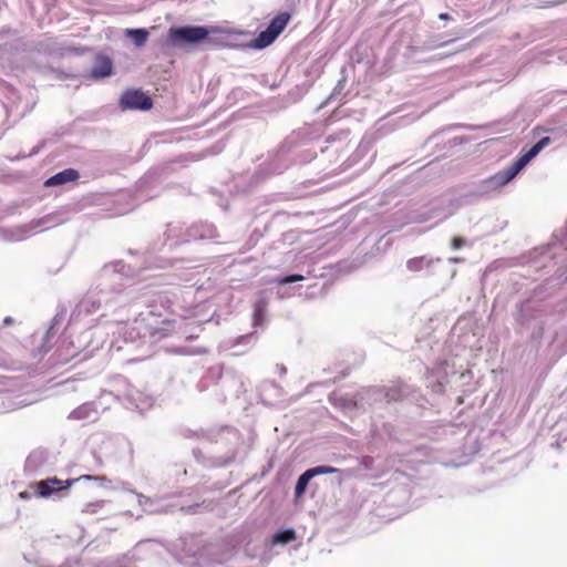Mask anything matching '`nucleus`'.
Segmentation results:
<instances>
[{
	"instance_id": "obj_1",
	"label": "nucleus",
	"mask_w": 567,
	"mask_h": 567,
	"mask_svg": "<svg viewBox=\"0 0 567 567\" xmlns=\"http://www.w3.org/2000/svg\"><path fill=\"white\" fill-rule=\"evenodd\" d=\"M144 336L150 337L154 341L163 340L172 336L176 330V320L173 317L163 315L156 306L141 318Z\"/></svg>"
},
{
	"instance_id": "obj_2",
	"label": "nucleus",
	"mask_w": 567,
	"mask_h": 567,
	"mask_svg": "<svg viewBox=\"0 0 567 567\" xmlns=\"http://www.w3.org/2000/svg\"><path fill=\"white\" fill-rule=\"evenodd\" d=\"M550 144V138L548 136L543 137L538 141L533 147H530L527 152L523 153L518 158L505 169L498 172L495 176H493V181L499 186L506 185L515 176L534 158L539 152Z\"/></svg>"
},
{
	"instance_id": "obj_3",
	"label": "nucleus",
	"mask_w": 567,
	"mask_h": 567,
	"mask_svg": "<svg viewBox=\"0 0 567 567\" xmlns=\"http://www.w3.org/2000/svg\"><path fill=\"white\" fill-rule=\"evenodd\" d=\"M208 34L209 30L199 25L171 28L167 33V41L172 47H182L186 43L195 44L205 39L215 43L213 39L208 38Z\"/></svg>"
},
{
	"instance_id": "obj_4",
	"label": "nucleus",
	"mask_w": 567,
	"mask_h": 567,
	"mask_svg": "<svg viewBox=\"0 0 567 567\" xmlns=\"http://www.w3.org/2000/svg\"><path fill=\"white\" fill-rule=\"evenodd\" d=\"M75 481L76 480L62 481L58 477H49L31 484L30 487L34 489L35 496L47 498L60 491L69 489Z\"/></svg>"
},
{
	"instance_id": "obj_5",
	"label": "nucleus",
	"mask_w": 567,
	"mask_h": 567,
	"mask_svg": "<svg viewBox=\"0 0 567 567\" xmlns=\"http://www.w3.org/2000/svg\"><path fill=\"white\" fill-rule=\"evenodd\" d=\"M122 110L148 111L153 107L152 99L141 90H127L120 99Z\"/></svg>"
},
{
	"instance_id": "obj_6",
	"label": "nucleus",
	"mask_w": 567,
	"mask_h": 567,
	"mask_svg": "<svg viewBox=\"0 0 567 567\" xmlns=\"http://www.w3.org/2000/svg\"><path fill=\"white\" fill-rule=\"evenodd\" d=\"M80 178V174L74 168H66L62 172L56 173L44 182V186L53 187L63 185L66 183L76 182Z\"/></svg>"
},
{
	"instance_id": "obj_7",
	"label": "nucleus",
	"mask_w": 567,
	"mask_h": 567,
	"mask_svg": "<svg viewBox=\"0 0 567 567\" xmlns=\"http://www.w3.org/2000/svg\"><path fill=\"white\" fill-rule=\"evenodd\" d=\"M113 72V63L109 56L97 55L91 74L95 79L110 76Z\"/></svg>"
},
{
	"instance_id": "obj_8",
	"label": "nucleus",
	"mask_w": 567,
	"mask_h": 567,
	"mask_svg": "<svg viewBox=\"0 0 567 567\" xmlns=\"http://www.w3.org/2000/svg\"><path fill=\"white\" fill-rule=\"evenodd\" d=\"M290 20V14L287 12H282L277 14L269 23L267 30L271 32V34L277 37L285 30L288 22Z\"/></svg>"
},
{
	"instance_id": "obj_9",
	"label": "nucleus",
	"mask_w": 567,
	"mask_h": 567,
	"mask_svg": "<svg viewBox=\"0 0 567 567\" xmlns=\"http://www.w3.org/2000/svg\"><path fill=\"white\" fill-rule=\"evenodd\" d=\"M126 34L137 47H143L148 39V31L146 29H127Z\"/></svg>"
},
{
	"instance_id": "obj_10",
	"label": "nucleus",
	"mask_w": 567,
	"mask_h": 567,
	"mask_svg": "<svg viewBox=\"0 0 567 567\" xmlns=\"http://www.w3.org/2000/svg\"><path fill=\"white\" fill-rule=\"evenodd\" d=\"M275 40V35L266 29L265 31H261L259 35L254 40L252 47L256 49H264L270 45Z\"/></svg>"
},
{
	"instance_id": "obj_11",
	"label": "nucleus",
	"mask_w": 567,
	"mask_h": 567,
	"mask_svg": "<svg viewBox=\"0 0 567 567\" xmlns=\"http://www.w3.org/2000/svg\"><path fill=\"white\" fill-rule=\"evenodd\" d=\"M93 412L94 410L90 404H82L70 413L69 419L84 420L90 417Z\"/></svg>"
},
{
	"instance_id": "obj_12",
	"label": "nucleus",
	"mask_w": 567,
	"mask_h": 567,
	"mask_svg": "<svg viewBox=\"0 0 567 567\" xmlns=\"http://www.w3.org/2000/svg\"><path fill=\"white\" fill-rule=\"evenodd\" d=\"M312 477L313 476H312V474L310 473L309 470H307L305 473H302L299 476V478L297 481V484H296V487H295V494H296L297 497L301 496L305 493V491H306V488H307V486L309 484V481Z\"/></svg>"
},
{
	"instance_id": "obj_13",
	"label": "nucleus",
	"mask_w": 567,
	"mask_h": 567,
	"mask_svg": "<svg viewBox=\"0 0 567 567\" xmlns=\"http://www.w3.org/2000/svg\"><path fill=\"white\" fill-rule=\"evenodd\" d=\"M296 539V532L293 529H285L274 535L272 542L275 544H287Z\"/></svg>"
},
{
	"instance_id": "obj_14",
	"label": "nucleus",
	"mask_w": 567,
	"mask_h": 567,
	"mask_svg": "<svg viewBox=\"0 0 567 567\" xmlns=\"http://www.w3.org/2000/svg\"><path fill=\"white\" fill-rule=\"evenodd\" d=\"M153 306L163 308L166 316L172 317L174 315L173 300L168 296L159 295Z\"/></svg>"
},
{
	"instance_id": "obj_15",
	"label": "nucleus",
	"mask_w": 567,
	"mask_h": 567,
	"mask_svg": "<svg viewBox=\"0 0 567 567\" xmlns=\"http://www.w3.org/2000/svg\"><path fill=\"white\" fill-rule=\"evenodd\" d=\"M267 309V301L266 300H259L255 305V311H254V318L255 323L260 324L264 320L265 313Z\"/></svg>"
},
{
	"instance_id": "obj_16",
	"label": "nucleus",
	"mask_w": 567,
	"mask_h": 567,
	"mask_svg": "<svg viewBox=\"0 0 567 567\" xmlns=\"http://www.w3.org/2000/svg\"><path fill=\"white\" fill-rule=\"evenodd\" d=\"M309 471L312 474V476L321 475V474H334V473L340 472L339 468L332 467V466H327V465L316 466V467L309 468Z\"/></svg>"
},
{
	"instance_id": "obj_17",
	"label": "nucleus",
	"mask_w": 567,
	"mask_h": 567,
	"mask_svg": "<svg viewBox=\"0 0 567 567\" xmlns=\"http://www.w3.org/2000/svg\"><path fill=\"white\" fill-rule=\"evenodd\" d=\"M305 277L301 275H288L277 280L279 285H288L303 280Z\"/></svg>"
},
{
	"instance_id": "obj_18",
	"label": "nucleus",
	"mask_w": 567,
	"mask_h": 567,
	"mask_svg": "<svg viewBox=\"0 0 567 567\" xmlns=\"http://www.w3.org/2000/svg\"><path fill=\"white\" fill-rule=\"evenodd\" d=\"M423 258H413L408 261V268L412 271H419L423 267Z\"/></svg>"
},
{
	"instance_id": "obj_19",
	"label": "nucleus",
	"mask_w": 567,
	"mask_h": 567,
	"mask_svg": "<svg viewBox=\"0 0 567 567\" xmlns=\"http://www.w3.org/2000/svg\"><path fill=\"white\" fill-rule=\"evenodd\" d=\"M451 245L453 249H460L465 245V240L462 237H453Z\"/></svg>"
},
{
	"instance_id": "obj_20",
	"label": "nucleus",
	"mask_w": 567,
	"mask_h": 567,
	"mask_svg": "<svg viewBox=\"0 0 567 567\" xmlns=\"http://www.w3.org/2000/svg\"><path fill=\"white\" fill-rule=\"evenodd\" d=\"M19 497L22 499H29L31 497V494L29 492H20Z\"/></svg>"
},
{
	"instance_id": "obj_21",
	"label": "nucleus",
	"mask_w": 567,
	"mask_h": 567,
	"mask_svg": "<svg viewBox=\"0 0 567 567\" xmlns=\"http://www.w3.org/2000/svg\"><path fill=\"white\" fill-rule=\"evenodd\" d=\"M439 18H440L441 20H450V14H449V13H445V12H444V13H440Z\"/></svg>"
},
{
	"instance_id": "obj_22",
	"label": "nucleus",
	"mask_w": 567,
	"mask_h": 567,
	"mask_svg": "<svg viewBox=\"0 0 567 567\" xmlns=\"http://www.w3.org/2000/svg\"><path fill=\"white\" fill-rule=\"evenodd\" d=\"M3 323L11 324V323H13V319L11 317H7V318H4Z\"/></svg>"
},
{
	"instance_id": "obj_23",
	"label": "nucleus",
	"mask_w": 567,
	"mask_h": 567,
	"mask_svg": "<svg viewBox=\"0 0 567 567\" xmlns=\"http://www.w3.org/2000/svg\"><path fill=\"white\" fill-rule=\"evenodd\" d=\"M81 478H84V480H91V478H92V476H90V475H83V476H81L79 480H81Z\"/></svg>"
}]
</instances>
